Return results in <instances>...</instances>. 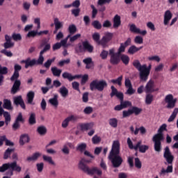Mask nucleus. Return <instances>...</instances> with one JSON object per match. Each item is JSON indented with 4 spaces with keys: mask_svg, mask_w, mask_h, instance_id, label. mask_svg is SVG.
Masks as SVG:
<instances>
[{
    "mask_svg": "<svg viewBox=\"0 0 178 178\" xmlns=\"http://www.w3.org/2000/svg\"><path fill=\"white\" fill-rule=\"evenodd\" d=\"M163 158L165 159L167 163L170 165L167 167L166 170H165V168H163L161 170V173H172L173 172L172 165L173 161L175 160V156L172 154L169 147H165V148L164 149Z\"/></svg>",
    "mask_w": 178,
    "mask_h": 178,
    "instance_id": "nucleus-4",
    "label": "nucleus"
},
{
    "mask_svg": "<svg viewBox=\"0 0 178 178\" xmlns=\"http://www.w3.org/2000/svg\"><path fill=\"white\" fill-rule=\"evenodd\" d=\"M124 86L126 88H127L125 94L127 95H133V94L136 93V90L133 88V84H131V81L129 78L125 79Z\"/></svg>",
    "mask_w": 178,
    "mask_h": 178,
    "instance_id": "nucleus-13",
    "label": "nucleus"
},
{
    "mask_svg": "<svg viewBox=\"0 0 178 178\" xmlns=\"http://www.w3.org/2000/svg\"><path fill=\"white\" fill-rule=\"evenodd\" d=\"M110 63L111 65H119L120 62V54L115 53V49L112 48L109 49Z\"/></svg>",
    "mask_w": 178,
    "mask_h": 178,
    "instance_id": "nucleus-11",
    "label": "nucleus"
},
{
    "mask_svg": "<svg viewBox=\"0 0 178 178\" xmlns=\"http://www.w3.org/2000/svg\"><path fill=\"white\" fill-rule=\"evenodd\" d=\"M38 31H31L26 35V38H35L38 35Z\"/></svg>",
    "mask_w": 178,
    "mask_h": 178,
    "instance_id": "nucleus-46",
    "label": "nucleus"
},
{
    "mask_svg": "<svg viewBox=\"0 0 178 178\" xmlns=\"http://www.w3.org/2000/svg\"><path fill=\"white\" fill-rule=\"evenodd\" d=\"M131 112L133 114L136 115V116H138L141 112H143V108H140L137 106H132L131 108Z\"/></svg>",
    "mask_w": 178,
    "mask_h": 178,
    "instance_id": "nucleus-36",
    "label": "nucleus"
},
{
    "mask_svg": "<svg viewBox=\"0 0 178 178\" xmlns=\"http://www.w3.org/2000/svg\"><path fill=\"white\" fill-rule=\"evenodd\" d=\"M120 104L123 109L128 108V106H131V103L129 101H125V102L121 101Z\"/></svg>",
    "mask_w": 178,
    "mask_h": 178,
    "instance_id": "nucleus-64",
    "label": "nucleus"
},
{
    "mask_svg": "<svg viewBox=\"0 0 178 178\" xmlns=\"http://www.w3.org/2000/svg\"><path fill=\"white\" fill-rule=\"evenodd\" d=\"M112 0H98L97 6H102L104 5H109Z\"/></svg>",
    "mask_w": 178,
    "mask_h": 178,
    "instance_id": "nucleus-55",
    "label": "nucleus"
},
{
    "mask_svg": "<svg viewBox=\"0 0 178 178\" xmlns=\"http://www.w3.org/2000/svg\"><path fill=\"white\" fill-rule=\"evenodd\" d=\"M92 112H93V109L91 106H87L83 110V113H85V115H91Z\"/></svg>",
    "mask_w": 178,
    "mask_h": 178,
    "instance_id": "nucleus-62",
    "label": "nucleus"
},
{
    "mask_svg": "<svg viewBox=\"0 0 178 178\" xmlns=\"http://www.w3.org/2000/svg\"><path fill=\"white\" fill-rule=\"evenodd\" d=\"M51 73L55 77H60L62 74V70L58 69L56 67H52L51 68Z\"/></svg>",
    "mask_w": 178,
    "mask_h": 178,
    "instance_id": "nucleus-32",
    "label": "nucleus"
},
{
    "mask_svg": "<svg viewBox=\"0 0 178 178\" xmlns=\"http://www.w3.org/2000/svg\"><path fill=\"white\" fill-rule=\"evenodd\" d=\"M56 58L54 57L51 59H48L44 63V67L46 69H49L51 67V65L55 62V60Z\"/></svg>",
    "mask_w": 178,
    "mask_h": 178,
    "instance_id": "nucleus-43",
    "label": "nucleus"
},
{
    "mask_svg": "<svg viewBox=\"0 0 178 178\" xmlns=\"http://www.w3.org/2000/svg\"><path fill=\"white\" fill-rule=\"evenodd\" d=\"M145 104L146 105H151L154 101V95L152 93H146Z\"/></svg>",
    "mask_w": 178,
    "mask_h": 178,
    "instance_id": "nucleus-34",
    "label": "nucleus"
},
{
    "mask_svg": "<svg viewBox=\"0 0 178 178\" xmlns=\"http://www.w3.org/2000/svg\"><path fill=\"white\" fill-rule=\"evenodd\" d=\"M134 42L135 44H143V42H144V39H143V37L138 35L135 37Z\"/></svg>",
    "mask_w": 178,
    "mask_h": 178,
    "instance_id": "nucleus-61",
    "label": "nucleus"
},
{
    "mask_svg": "<svg viewBox=\"0 0 178 178\" xmlns=\"http://www.w3.org/2000/svg\"><path fill=\"white\" fill-rule=\"evenodd\" d=\"M54 25L56 30H59L60 29H62V27L63 26V25L62 24V22H59L58 18L54 19Z\"/></svg>",
    "mask_w": 178,
    "mask_h": 178,
    "instance_id": "nucleus-50",
    "label": "nucleus"
},
{
    "mask_svg": "<svg viewBox=\"0 0 178 178\" xmlns=\"http://www.w3.org/2000/svg\"><path fill=\"white\" fill-rule=\"evenodd\" d=\"M42 158L43 160L45 161V162H48L49 163H50V165H55V162L54 161V160H52V157L43 155Z\"/></svg>",
    "mask_w": 178,
    "mask_h": 178,
    "instance_id": "nucleus-53",
    "label": "nucleus"
},
{
    "mask_svg": "<svg viewBox=\"0 0 178 178\" xmlns=\"http://www.w3.org/2000/svg\"><path fill=\"white\" fill-rule=\"evenodd\" d=\"M92 144H99L101 143V138L97 135L94 136L92 138Z\"/></svg>",
    "mask_w": 178,
    "mask_h": 178,
    "instance_id": "nucleus-60",
    "label": "nucleus"
},
{
    "mask_svg": "<svg viewBox=\"0 0 178 178\" xmlns=\"http://www.w3.org/2000/svg\"><path fill=\"white\" fill-rule=\"evenodd\" d=\"M92 38L95 42H97L99 45H102V48L108 47V42L112 41L113 38V33L111 32H107L105 33L104 36L99 40L101 35L98 33H95L92 35Z\"/></svg>",
    "mask_w": 178,
    "mask_h": 178,
    "instance_id": "nucleus-5",
    "label": "nucleus"
},
{
    "mask_svg": "<svg viewBox=\"0 0 178 178\" xmlns=\"http://www.w3.org/2000/svg\"><path fill=\"white\" fill-rule=\"evenodd\" d=\"M129 130L131 133V134H134L135 136H137L138 134V131H140V134L144 135L145 133H147V129H145V127H140V128H136L134 130V127L131 126L129 128Z\"/></svg>",
    "mask_w": 178,
    "mask_h": 178,
    "instance_id": "nucleus-19",
    "label": "nucleus"
},
{
    "mask_svg": "<svg viewBox=\"0 0 178 178\" xmlns=\"http://www.w3.org/2000/svg\"><path fill=\"white\" fill-rule=\"evenodd\" d=\"M29 123L31 126H33L37 123V120L35 119V113H31L29 115Z\"/></svg>",
    "mask_w": 178,
    "mask_h": 178,
    "instance_id": "nucleus-33",
    "label": "nucleus"
},
{
    "mask_svg": "<svg viewBox=\"0 0 178 178\" xmlns=\"http://www.w3.org/2000/svg\"><path fill=\"white\" fill-rule=\"evenodd\" d=\"M15 47V43L13 42H6L3 43L4 49H9Z\"/></svg>",
    "mask_w": 178,
    "mask_h": 178,
    "instance_id": "nucleus-56",
    "label": "nucleus"
},
{
    "mask_svg": "<svg viewBox=\"0 0 178 178\" xmlns=\"http://www.w3.org/2000/svg\"><path fill=\"white\" fill-rule=\"evenodd\" d=\"M35 58L31 59V58H27L26 60H21V63L25 64V69H29V67H33L35 66Z\"/></svg>",
    "mask_w": 178,
    "mask_h": 178,
    "instance_id": "nucleus-20",
    "label": "nucleus"
},
{
    "mask_svg": "<svg viewBox=\"0 0 178 178\" xmlns=\"http://www.w3.org/2000/svg\"><path fill=\"white\" fill-rule=\"evenodd\" d=\"M120 60H122V63L125 65V66H127L130 62V57L126 54H122L120 56Z\"/></svg>",
    "mask_w": 178,
    "mask_h": 178,
    "instance_id": "nucleus-35",
    "label": "nucleus"
},
{
    "mask_svg": "<svg viewBox=\"0 0 178 178\" xmlns=\"http://www.w3.org/2000/svg\"><path fill=\"white\" fill-rule=\"evenodd\" d=\"M44 54H41L40 52L39 57L37 60H35V65H43L44 64Z\"/></svg>",
    "mask_w": 178,
    "mask_h": 178,
    "instance_id": "nucleus-45",
    "label": "nucleus"
},
{
    "mask_svg": "<svg viewBox=\"0 0 178 178\" xmlns=\"http://www.w3.org/2000/svg\"><path fill=\"white\" fill-rule=\"evenodd\" d=\"M58 98H59V96H58V95H54V97L49 99V103L54 108H58L59 106Z\"/></svg>",
    "mask_w": 178,
    "mask_h": 178,
    "instance_id": "nucleus-24",
    "label": "nucleus"
},
{
    "mask_svg": "<svg viewBox=\"0 0 178 178\" xmlns=\"http://www.w3.org/2000/svg\"><path fill=\"white\" fill-rule=\"evenodd\" d=\"M20 86H22V82L20 81V80L15 79L14 81L13 87L11 88V94H13V95H15V94H17V92L20 91Z\"/></svg>",
    "mask_w": 178,
    "mask_h": 178,
    "instance_id": "nucleus-17",
    "label": "nucleus"
},
{
    "mask_svg": "<svg viewBox=\"0 0 178 178\" xmlns=\"http://www.w3.org/2000/svg\"><path fill=\"white\" fill-rule=\"evenodd\" d=\"M68 31L71 35H73V34H76L77 32V27L74 24H71L68 27Z\"/></svg>",
    "mask_w": 178,
    "mask_h": 178,
    "instance_id": "nucleus-44",
    "label": "nucleus"
},
{
    "mask_svg": "<svg viewBox=\"0 0 178 178\" xmlns=\"http://www.w3.org/2000/svg\"><path fill=\"white\" fill-rule=\"evenodd\" d=\"M14 104L17 106H19V105L22 109H26V104H24V101L23 100L22 95L14 97Z\"/></svg>",
    "mask_w": 178,
    "mask_h": 178,
    "instance_id": "nucleus-21",
    "label": "nucleus"
},
{
    "mask_svg": "<svg viewBox=\"0 0 178 178\" xmlns=\"http://www.w3.org/2000/svg\"><path fill=\"white\" fill-rule=\"evenodd\" d=\"M20 123H24V118H23V114H22V113H19L13 124V130H14V131L20 129Z\"/></svg>",
    "mask_w": 178,
    "mask_h": 178,
    "instance_id": "nucleus-12",
    "label": "nucleus"
},
{
    "mask_svg": "<svg viewBox=\"0 0 178 178\" xmlns=\"http://www.w3.org/2000/svg\"><path fill=\"white\" fill-rule=\"evenodd\" d=\"M87 149V144L82 143L77 145L76 147V151H79V152H84L86 149Z\"/></svg>",
    "mask_w": 178,
    "mask_h": 178,
    "instance_id": "nucleus-40",
    "label": "nucleus"
},
{
    "mask_svg": "<svg viewBox=\"0 0 178 178\" xmlns=\"http://www.w3.org/2000/svg\"><path fill=\"white\" fill-rule=\"evenodd\" d=\"M40 156H41V153L35 152L32 155V156L28 157L26 161H28V162H31V161H37Z\"/></svg>",
    "mask_w": 178,
    "mask_h": 178,
    "instance_id": "nucleus-37",
    "label": "nucleus"
},
{
    "mask_svg": "<svg viewBox=\"0 0 178 178\" xmlns=\"http://www.w3.org/2000/svg\"><path fill=\"white\" fill-rule=\"evenodd\" d=\"M92 26L94 29H96V30H101V29H102V24H101L98 20L93 21L92 22Z\"/></svg>",
    "mask_w": 178,
    "mask_h": 178,
    "instance_id": "nucleus-47",
    "label": "nucleus"
},
{
    "mask_svg": "<svg viewBox=\"0 0 178 178\" xmlns=\"http://www.w3.org/2000/svg\"><path fill=\"white\" fill-rule=\"evenodd\" d=\"M83 63L86 65V69H91L94 66V63H92V58L88 57L83 60Z\"/></svg>",
    "mask_w": 178,
    "mask_h": 178,
    "instance_id": "nucleus-30",
    "label": "nucleus"
},
{
    "mask_svg": "<svg viewBox=\"0 0 178 178\" xmlns=\"http://www.w3.org/2000/svg\"><path fill=\"white\" fill-rule=\"evenodd\" d=\"M143 46L137 47L135 45H132L129 48L128 54H129V55H134V54L138 52V51H140V49H143Z\"/></svg>",
    "mask_w": 178,
    "mask_h": 178,
    "instance_id": "nucleus-29",
    "label": "nucleus"
},
{
    "mask_svg": "<svg viewBox=\"0 0 178 178\" xmlns=\"http://www.w3.org/2000/svg\"><path fill=\"white\" fill-rule=\"evenodd\" d=\"M108 55H109V51L106 50H103L100 54V58L105 60V59H107Z\"/></svg>",
    "mask_w": 178,
    "mask_h": 178,
    "instance_id": "nucleus-58",
    "label": "nucleus"
},
{
    "mask_svg": "<svg viewBox=\"0 0 178 178\" xmlns=\"http://www.w3.org/2000/svg\"><path fill=\"white\" fill-rule=\"evenodd\" d=\"M94 127V123H86V124H81L79 125V127L81 130V131H87V130H91L92 127Z\"/></svg>",
    "mask_w": 178,
    "mask_h": 178,
    "instance_id": "nucleus-26",
    "label": "nucleus"
},
{
    "mask_svg": "<svg viewBox=\"0 0 178 178\" xmlns=\"http://www.w3.org/2000/svg\"><path fill=\"white\" fill-rule=\"evenodd\" d=\"M172 15L170 10H168L165 12L164 14V25L168 26L169 24V22L172 19Z\"/></svg>",
    "mask_w": 178,
    "mask_h": 178,
    "instance_id": "nucleus-25",
    "label": "nucleus"
},
{
    "mask_svg": "<svg viewBox=\"0 0 178 178\" xmlns=\"http://www.w3.org/2000/svg\"><path fill=\"white\" fill-rule=\"evenodd\" d=\"M13 151H15V149L8 148L4 152L3 159H8V158L10 156V154H12V152H13Z\"/></svg>",
    "mask_w": 178,
    "mask_h": 178,
    "instance_id": "nucleus-48",
    "label": "nucleus"
},
{
    "mask_svg": "<svg viewBox=\"0 0 178 178\" xmlns=\"http://www.w3.org/2000/svg\"><path fill=\"white\" fill-rule=\"evenodd\" d=\"M127 143L129 149H134L135 151H138L139 149V152L141 154H145V152L149 149V146L147 145H141L143 144L141 140L138 141L135 146H134L133 141H131L130 138H127Z\"/></svg>",
    "mask_w": 178,
    "mask_h": 178,
    "instance_id": "nucleus-6",
    "label": "nucleus"
},
{
    "mask_svg": "<svg viewBox=\"0 0 178 178\" xmlns=\"http://www.w3.org/2000/svg\"><path fill=\"white\" fill-rule=\"evenodd\" d=\"M8 169H11L12 170H14V172H18V173L22 172V167L17 165V161L3 164L2 166H0V172L3 173L4 172H6Z\"/></svg>",
    "mask_w": 178,
    "mask_h": 178,
    "instance_id": "nucleus-8",
    "label": "nucleus"
},
{
    "mask_svg": "<svg viewBox=\"0 0 178 178\" xmlns=\"http://www.w3.org/2000/svg\"><path fill=\"white\" fill-rule=\"evenodd\" d=\"M8 72V70L6 67H2V65L0 66V75L3 76L6 74Z\"/></svg>",
    "mask_w": 178,
    "mask_h": 178,
    "instance_id": "nucleus-63",
    "label": "nucleus"
},
{
    "mask_svg": "<svg viewBox=\"0 0 178 178\" xmlns=\"http://www.w3.org/2000/svg\"><path fill=\"white\" fill-rule=\"evenodd\" d=\"M80 170L84 172V173H87L88 175L96 174L98 175V176H101V175H102V171H101V170H99L97 168L90 169L88 166H85L84 164H83L81 162L80 164Z\"/></svg>",
    "mask_w": 178,
    "mask_h": 178,
    "instance_id": "nucleus-9",
    "label": "nucleus"
},
{
    "mask_svg": "<svg viewBox=\"0 0 178 178\" xmlns=\"http://www.w3.org/2000/svg\"><path fill=\"white\" fill-rule=\"evenodd\" d=\"M82 45L84 51H87L89 54H92V52H94V47L91 45L88 41L86 40L83 42Z\"/></svg>",
    "mask_w": 178,
    "mask_h": 178,
    "instance_id": "nucleus-22",
    "label": "nucleus"
},
{
    "mask_svg": "<svg viewBox=\"0 0 178 178\" xmlns=\"http://www.w3.org/2000/svg\"><path fill=\"white\" fill-rule=\"evenodd\" d=\"M35 95V93H34L33 91H29L26 95L27 98V102L30 105H34V103L33 102L34 101V97Z\"/></svg>",
    "mask_w": 178,
    "mask_h": 178,
    "instance_id": "nucleus-28",
    "label": "nucleus"
},
{
    "mask_svg": "<svg viewBox=\"0 0 178 178\" xmlns=\"http://www.w3.org/2000/svg\"><path fill=\"white\" fill-rule=\"evenodd\" d=\"M3 116L5 118V123L6 124V126H8V124H9V122H10V120L12 119L10 118V114H9V112H4Z\"/></svg>",
    "mask_w": 178,
    "mask_h": 178,
    "instance_id": "nucleus-51",
    "label": "nucleus"
},
{
    "mask_svg": "<svg viewBox=\"0 0 178 178\" xmlns=\"http://www.w3.org/2000/svg\"><path fill=\"white\" fill-rule=\"evenodd\" d=\"M70 63V58H67L66 60H62L58 62V66H60V67H63L65 65H69Z\"/></svg>",
    "mask_w": 178,
    "mask_h": 178,
    "instance_id": "nucleus-52",
    "label": "nucleus"
},
{
    "mask_svg": "<svg viewBox=\"0 0 178 178\" xmlns=\"http://www.w3.org/2000/svg\"><path fill=\"white\" fill-rule=\"evenodd\" d=\"M168 125L163 124L158 129V133L156 134L153 138L152 141L154 143V148L156 152H161L162 151V141L164 140L163 131H168Z\"/></svg>",
    "mask_w": 178,
    "mask_h": 178,
    "instance_id": "nucleus-2",
    "label": "nucleus"
},
{
    "mask_svg": "<svg viewBox=\"0 0 178 178\" xmlns=\"http://www.w3.org/2000/svg\"><path fill=\"white\" fill-rule=\"evenodd\" d=\"M1 54H3L6 56H8V58H12L13 56V53L12 51H8L6 49H2L1 50Z\"/></svg>",
    "mask_w": 178,
    "mask_h": 178,
    "instance_id": "nucleus-57",
    "label": "nucleus"
},
{
    "mask_svg": "<svg viewBox=\"0 0 178 178\" xmlns=\"http://www.w3.org/2000/svg\"><path fill=\"white\" fill-rule=\"evenodd\" d=\"M26 143H30V137L29 136V134H24L20 136L19 144L20 145H24Z\"/></svg>",
    "mask_w": 178,
    "mask_h": 178,
    "instance_id": "nucleus-27",
    "label": "nucleus"
},
{
    "mask_svg": "<svg viewBox=\"0 0 178 178\" xmlns=\"http://www.w3.org/2000/svg\"><path fill=\"white\" fill-rule=\"evenodd\" d=\"M37 132L40 136H45L47 134V128L44 126H40L37 129Z\"/></svg>",
    "mask_w": 178,
    "mask_h": 178,
    "instance_id": "nucleus-41",
    "label": "nucleus"
},
{
    "mask_svg": "<svg viewBox=\"0 0 178 178\" xmlns=\"http://www.w3.org/2000/svg\"><path fill=\"white\" fill-rule=\"evenodd\" d=\"M118 121L116 118H110L108 120V124L111 126V127H113V129H116L118 127Z\"/></svg>",
    "mask_w": 178,
    "mask_h": 178,
    "instance_id": "nucleus-38",
    "label": "nucleus"
},
{
    "mask_svg": "<svg viewBox=\"0 0 178 178\" xmlns=\"http://www.w3.org/2000/svg\"><path fill=\"white\" fill-rule=\"evenodd\" d=\"M177 113H178V108H175L172 113L168 118V122H169V123H170L171 122H173L175 119H176V116H177Z\"/></svg>",
    "mask_w": 178,
    "mask_h": 178,
    "instance_id": "nucleus-42",
    "label": "nucleus"
},
{
    "mask_svg": "<svg viewBox=\"0 0 178 178\" xmlns=\"http://www.w3.org/2000/svg\"><path fill=\"white\" fill-rule=\"evenodd\" d=\"M106 88H108V82L105 80L98 81L97 79H95L90 83V90L91 91L97 90V91L102 92V91H104Z\"/></svg>",
    "mask_w": 178,
    "mask_h": 178,
    "instance_id": "nucleus-7",
    "label": "nucleus"
},
{
    "mask_svg": "<svg viewBox=\"0 0 178 178\" xmlns=\"http://www.w3.org/2000/svg\"><path fill=\"white\" fill-rule=\"evenodd\" d=\"M114 29H119L120 24H122V20L120 19V15H115L113 19Z\"/></svg>",
    "mask_w": 178,
    "mask_h": 178,
    "instance_id": "nucleus-23",
    "label": "nucleus"
},
{
    "mask_svg": "<svg viewBox=\"0 0 178 178\" xmlns=\"http://www.w3.org/2000/svg\"><path fill=\"white\" fill-rule=\"evenodd\" d=\"M12 38L14 41H22V35L20 33H13Z\"/></svg>",
    "mask_w": 178,
    "mask_h": 178,
    "instance_id": "nucleus-59",
    "label": "nucleus"
},
{
    "mask_svg": "<svg viewBox=\"0 0 178 178\" xmlns=\"http://www.w3.org/2000/svg\"><path fill=\"white\" fill-rule=\"evenodd\" d=\"M155 91H158V89H155V82L153 80H149L145 87V92L149 94L155 92Z\"/></svg>",
    "mask_w": 178,
    "mask_h": 178,
    "instance_id": "nucleus-14",
    "label": "nucleus"
},
{
    "mask_svg": "<svg viewBox=\"0 0 178 178\" xmlns=\"http://www.w3.org/2000/svg\"><path fill=\"white\" fill-rule=\"evenodd\" d=\"M3 108H4V109H8V111H12L13 109V107H12V102L8 99H4Z\"/></svg>",
    "mask_w": 178,
    "mask_h": 178,
    "instance_id": "nucleus-31",
    "label": "nucleus"
},
{
    "mask_svg": "<svg viewBox=\"0 0 178 178\" xmlns=\"http://www.w3.org/2000/svg\"><path fill=\"white\" fill-rule=\"evenodd\" d=\"M120 143L119 140H114L108 156L113 168H120L122 165V163H123V159L120 156Z\"/></svg>",
    "mask_w": 178,
    "mask_h": 178,
    "instance_id": "nucleus-1",
    "label": "nucleus"
},
{
    "mask_svg": "<svg viewBox=\"0 0 178 178\" xmlns=\"http://www.w3.org/2000/svg\"><path fill=\"white\" fill-rule=\"evenodd\" d=\"M112 0H98L97 6H102L104 5H109Z\"/></svg>",
    "mask_w": 178,
    "mask_h": 178,
    "instance_id": "nucleus-54",
    "label": "nucleus"
},
{
    "mask_svg": "<svg viewBox=\"0 0 178 178\" xmlns=\"http://www.w3.org/2000/svg\"><path fill=\"white\" fill-rule=\"evenodd\" d=\"M20 70H22V65L19 64H15L14 65V73L10 77L11 81H15V80H17L19 79L20 76V74H19V72H20Z\"/></svg>",
    "mask_w": 178,
    "mask_h": 178,
    "instance_id": "nucleus-15",
    "label": "nucleus"
},
{
    "mask_svg": "<svg viewBox=\"0 0 178 178\" xmlns=\"http://www.w3.org/2000/svg\"><path fill=\"white\" fill-rule=\"evenodd\" d=\"M122 80H123V76H119L117 79H112L111 81L113 84H118V86H122Z\"/></svg>",
    "mask_w": 178,
    "mask_h": 178,
    "instance_id": "nucleus-49",
    "label": "nucleus"
},
{
    "mask_svg": "<svg viewBox=\"0 0 178 178\" xmlns=\"http://www.w3.org/2000/svg\"><path fill=\"white\" fill-rule=\"evenodd\" d=\"M129 31H131V33H134L135 34H141V35H147V31H141L140 29L137 28V26L134 24H131L129 25Z\"/></svg>",
    "mask_w": 178,
    "mask_h": 178,
    "instance_id": "nucleus-16",
    "label": "nucleus"
},
{
    "mask_svg": "<svg viewBox=\"0 0 178 178\" xmlns=\"http://www.w3.org/2000/svg\"><path fill=\"white\" fill-rule=\"evenodd\" d=\"M165 104H167V109H173L176 106V102H177V98H173V95H167L164 99Z\"/></svg>",
    "mask_w": 178,
    "mask_h": 178,
    "instance_id": "nucleus-10",
    "label": "nucleus"
},
{
    "mask_svg": "<svg viewBox=\"0 0 178 178\" xmlns=\"http://www.w3.org/2000/svg\"><path fill=\"white\" fill-rule=\"evenodd\" d=\"M63 79H66L70 81H73V80H76V79H81V74L72 75V74L65 72L62 74Z\"/></svg>",
    "mask_w": 178,
    "mask_h": 178,
    "instance_id": "nucleus-18",
    "label": "nucleus"
},
{
    "mask_svg": "<svg viewBox=\"0 0 178 178\" xmlns=\"http://www.w3.org/2000/svg\"><path fill=\"white\" fill-rule=\"evenodd\" d=\"M59 92L64 98H66V97L69 95V90H67V88H66L65 86H63L60 88Z\"/></svg>",
    "mask_w": 178,
    "mask_h": 178,
    "instance_id": "nucleus-39",
    "label": "nucleus"
},
{
    "mask_svg": "<svg viewBox=\"0 0 178 178\" xmlns=\"http://www.w3.org/2000/svg\"><path fill=\"white\" fill-rule=\"evenodd\" d=\"M133 66L138 70L139 76L142 81H147L148 80V76L151 73V65L147 67V65L144 64L141 65V63L138 60H134L132 63Z\"/></svg>",
    "mask_w": 178,
    "mask_h": 178,
    "instance_id": "nucleus-3",
    "label": "nucleus"
}]
</instances>
